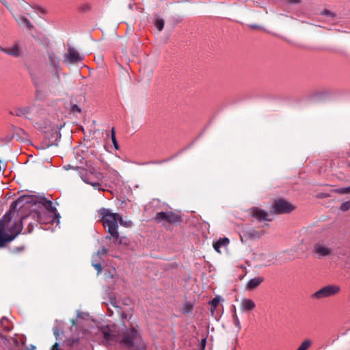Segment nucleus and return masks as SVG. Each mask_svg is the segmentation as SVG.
Listing matches in <instances>:
<instances>
[{
    "label": "nucleus",
    "mask_w": 350,
    "mask_h": 350,
    "mask_svg": "<svg viewBox=\"0 0 350 350\" xmlns=\"http://www.w3.org/2000/svg\"><path fill=\"white\" fill-rule=\"evenodd\" d=\"M47 62L50 66L55 70L52 81L48 84L46 83L44 75L40 72H31V81L36 88V97L37 99L42 100L45 97L44 89L47 86L51 92H55L62 88L58 70H61V58L58 52L53 47L48 46L46 50Z\"/></svg>",
    "instance_id": "obj_1"
},
{
    "label": "nucleus",
    "mask_w": 350,
    "mask_h": 350,
    "mask_svg": "<svg viewBox=\"0 0 350 350\" xmlns=\"http://www.w3.org/2000/svg\"><path fill=\"white\" fill-rule=\"evenodd\" d=\"M100 331L107 345L118 342L126 348L146 350V345L142 340L141 334L134 327H125L118 334H116L109 326L102 327Z\"/></svg>",
    "instance_id": "obj_2"
},
{
    "label": "nucleus",
    "mask_w": 350,
    "mask_h": 350,
    "mask_svg": "<svg viewBox=\"0 0 350 350\" xmlns=\"http://www.w3.org/2000/svg\"><path fill=\"white\" fill-rule=\"evenodd\" d=\"M28 199L29 198L23 196L12 202L10 211L0 219V247L5 246L7 243L14 240L21 233L22 230L21 224H12L11 226H9V224L12 217V210L18 206L21 208L24 205L25 202H29Z\"/></svg>",
    "instance_id": "obj_3"
},
{
    "label": "nucleus",
    "mask_w": 350,
    "mask_h": 350,
    "mask_svg": "<svg viewBox=\"0 0 350 350\" xmlns=\"http://www.w3.org/2000/svg\"><path fill=\"white\" fill-rule=\"evenodd\" d=\"M99 215L101 216L103 225L109 234L107 239H113L115 243L119 238L118 222L122 224V217L118 213H111L107 208H100Z\"/></svg>",
    "instance_id": "obj_4"
},
{
    "label": "nucleus",
    "mask_w": 350,
    "mask_h": 350,
    "mask_svg": "<svg viewBox=\"0 0 350 350\" xmlns=\"http://www.w3.org/2000/svg\"><path fill=\"white\" fill-rule=\"evenodd\" d=\"M79 174L85 183L91 185L96 189H100V181L103 178V175L101 172H98L95 167L87 165V168L81 169L79 171Z\"/></svg>",
    "instance_id": "obj_5"
},
{
    "label": "nucleus",
    "mask_w": 350,
    "mask_h": 350,
    "mask_svg": "<svg viewBox=\"0 0 350 350\" xmlns=\"http://www.w3.org/2000/svg\"><path fill=\"white\" fill-rule=\"evenodd\" d=\"M41 213L38 211H32L28 215L23 217L20 221H14L13 224H27L25 233H31L33 232L34 227L38 225L39 221H41Z\"/></svg>",
    "instance_id": "obj_6"
},
{
    "label": "nucleus",
    "mask_w": 350,
    "mask_h": 350,
    "mask_svg": "<svg viewBox=\"0 0 350 350\" xmlns=\"http://www.w3.org/2000/svg\"><path fill=\"white\" fill-rule=\"evenodd\" d=\"M312 252L319 259L330 256L334 249L323 240H319L313 245Z\"/></svg>",
    "instance_id": "obj_7"
},
{
    "label": "nucleus",
    "mask_w": 350,
    "mask_h": 350,
    "mask_svg": "<svg viewBox=\"0 0 350 350\" xmlns=\"http://www.w3.org/2000/svg\"><path fill=\"white\" fill-rule=\"evenodd\" d=\"M340 290V288L337 285H327L313 293L311 297L314 299H322L336 295Z\"/></svg>",
    "instance_id": "obj_8"
},
{
    "label": "nucleus",
    "mask_w": 350,
    "mask_h": 350,
    "mask_svg": "<svg viewBox=\"0 0 350 350\" xmlns=\"http://www.w3.org/2000/svg\"><path fill=\"white\" fill-rule=\"evenodd\" d=\"M154 219L157 223L166 221L170 224H176L182 221L181 217L172 211L159 212L156 214Z\"/></svg>",
    "instance_id": "obj_9"
},
{
    "label": "nucleus",
    "mask_w": 350,
    "mask_h": 350,
    "mask_svg": "<svg viewBox=\"0 0 350 350\" xmlns=\"http://www.w3.org/2000/svg\"><path fill=\"white\" fill-rule=\"evenodd\" d=\"M295 208V206L282 198L275 200L272 205L273 213L275 214H287Z\"/></svg>",
    "instance_id": "obj_10"
},
{
    "label": "nucleus",
    "mask_w": 350,
    "mask_h": 350,
    "mask_svg": "<svg viewBox=\"0 0 350 350\" xmlns=\"http://www.w3.org/2000/svg\"><path fill=\"white\" fill-rule=\"evenodd\" d=\"M262 234V231H257L252 228H246L241 232V241L243 243L249 240L258 239Z\"/></svg>",
    "instance_id": "obj_11"
},
{
    "label": "nucleus",
    "mask_w": 350,
    "mask_h": 350,
    "mask_svg": "<svg viewBox=\"0 0 350 350\" xmlns=\"http://www.w3.org/2000/svg\"><path fill=\"white\" fill-rule=\"evenodd\" d=\"M82 56L72 46L68 48V53L64 54V62L66 64H76L81 62Z\"/></svg>",
    "instance_id": "obj_12"
},
{
    "label": "nucleus",
    "mask_w": 350,
    "mask_h": 350,
    "mask_svg": "<svg viewBox=\"0 0 350 350\" xmlns=\"http://www.w3.org/2000/svg\"><path fill=\"white\" fill-rule=\"evenodd\" d=\"M10 12L12 13L18 26L27 28L29 31H31L34 29V25L27 17L14 14L12 10Z\"/></svg>",
    "instance_id": "obj_13"
},
{
    "label": "nucleus",
    "mask_w": 350,
    "mask_h": 350,
    "mask_svg": "<svg viewBox=\"0 0 350 350\" xmlns=\"http://www.w3.org/2000/svg\"><path fill=\"white\" fill-rule=\"evenodd\" d=\"M250 215L259 221H271V219L268 218L269 215L264 210L258 207H252L250 210Z\"/></svg>",
    "instance_id": "obj_14"
},
{
    "label": "nucleus",
    "mask_w": 350,
    "mask_h": 350,
    "mask_svg": "<svg viewBox=\"0 0 350 350\" xmlns=\"http://www.w3.org/2000/svg\"><path fill=\"white\" fill-rule=\"evenodd\" d=\"M4 53L14 57H20L22 55V51L18 43H14L11 47L5 48Z\"/></svg>",
    "instance_id": "obj_15"
},
{
    "label": "nucleus",
    "mask_w": 350,
    "mask_h": 350,
    "mask_svg": "<svg viewBox=\"0 0 350 350\" xmlns=\"http://www.w3.org/2000/svg\"><path fill=\"white\" fill-rule=\"evenodd\" d=\"M39 202L40 204H42V206L48 211H49L51 213H54L55 215V217H57V218L59 217V214L57 213V209H56L55 206H53V204L51 200H49L46 199L45 198H40Z\"/></svg>",
    "instance_id": "obj_16"
},
{
    "label": "nucleus",
    "mask_w": 350,
    "mask_h": 350,
    "mask_svg": "<svg viewBox=\"0 0 350 350\" xmlns=\"http://www.w3.org/2000/svg\"><path fill=\"white\" fill-rule=\"evenodd\" d=\"M264 280L265 278L262 276L250 279L246 284V288L248 290L255 289L264 281Z\"/></svg>",
    "instance_id": "obj_17"
},
{
    "label": "nucleus",
    "mask_w": 350,
    "mask_h": 350,
    "mask_svg": "<svg viewBox=\"0 0 350 350\" xmlns=\"http://www.w3.org/2000/svg\"><path fill=\"white\" fill-rule=\"evenodd\" d=\"M240 306L242 310L250 311L255 308L256 304L254 301L250 299H243L241 302Z\"/></svg>",
    "instance_id": "obj_18"
},
{
    "label": "nucleus",
    "mask_w": 350,
    "mask_h": 350,
    "mask_svg": "<svg viewBox=\"0 0 350 350\" xmlns=\"http://www.w3.org/2000/svg\"><path fill=\"white\" fill-rule=\"evenodd\" d=\"M230 241L228 238H220L218 241L213 243V247L215 251L221 253L220 247L222 246H227Z\"/></svg>",
    "instance_id": "obj_19"
},
{
    "label": "nucleus",
    "mask_w": 350,
    "mask_h": 350,
    "mask_svg": "<svg viewBox=\"0 0 350 350\" xmlns=\"http://www.w3.org/2000/svg\"><path fill=\"white\" fill-rule=\"evenodd\" d=\"M165 21L163 18H158L154 21V25L159 31H161L164 27Z\"/></svg>",
    "instance_id": "obj_20"
},
{
    "label": "nucleus",
    "mask_w": 350,
    "mask_h": 350,
    "mask_svg": "<svg viewBox=\"0 0 350 350\" xmlns=\"http://www.w3.org/2000/svg\"><path fill=\"white\" fill-rule=\"evenodd\" d=\"M33 109L32 107H25L23 108V111L24 113V117H25L27 119H32L33 118Z\"/></svg>",
    "instance_id": "obj_21"
},
{
    "label": "nucleus",
    "mask_w": 350,
    "mask_h": 350,
    "mask_svg": "<svg viewBox=\"0 0 350 350\" xmlns=\"http://www.w3.org/2000/svg\"><path fill=\"white\" fill-rule=\"evenodd\" d=\"M332 191L334 193H338L340 195L349 194L350 193V186L347 187L335 189Z\"/></svg>",
    "instance_id": "obj_22"
},
{
    "label": "nucleus",
    "mask_w": 350,
    "mask_h": 350,
    "mask_svg": "<svg viewBox=\"0 0 350 350\" xmlns=\"http://www.w3.org/2000/svg\"><path fill=\"white\" fill-rule=\"evenodd\" d=\"M312 342L310 340H305L298 347L297 350H307L311 345Z\"/></svg>",
    "instance_id": "obj_23"
},
{
    "label": "nucleus",
    "mask_w": 350,
    "mask_h": 350,
    "mask_svg": "<svg viewBox=\"0 0 350 350\" xmlns=\"http://www.w3.org/2000/svg\"><path fill=\"white\" fill-rule=\"evenodd\" d=\"M232 319H233V323H234V325L237 327L238 330L239 331L241 329V325L239 319L236 313V311H234V312L232 315Z\"/></svg>",
    "instance_id": "obj_24"
},
{
    "label": "nucleus",
    "mask_w": 350,
    "mask_h": 350,
    "mask_svg": "<svg viewBox=\"0 0 350 350\" xmlns=\"http://www.w3.org/2000/svg\"><path fill=\"white\" fill-rule=\"evenodd\" d=\"M219 303V297H215L210 301V304L211 305V307L213 308L211 309L212 312H213L214 310L217 307Z\"/></svg>",
    "instance_id": "obj_25"
},
{
    "label": "nucleus",
    "mask_w": 350,
    "mask_h": 350,
    "mask_svg": "<svg viewBox=\"0 0 350 350\" xmlns=\"http://www.w3.org/2000/svg\"><path fill=\"white\" fill-rule=\"evenodd\" d=\"M321 14L323 16H325L327 17H330L332 18L336 17V14L328 10H323V11L321 12Z\"/></svg>",
    "instance_id": "obj_26"
},
{
    "label": "nucleus",
    "mask_w": 350,
    "mask_h": 350,
    "mask_svg": "<svg viewBox=\"0 0 350 350\" xmlns=\"http://www.w3.org/2000/svg\"><path fill=\"white\" fill-rule=\"evenodd\" d=\"M111 141H112L114 148L116 150H118L119 148V146H118L116 138L115 131H114L113 128L112 129V131H111Z\"/></svg>",
    "instance_id": "obj_27"
},
{
    "label": "nucleus",
    "mask_w": 350,
    "mask_h": 350,
    "mask_svg": "<svg viewBox=\"0 0 350 350\" xmlns=\"http://www.w3.org/2000/svg\"><path fill=\"white\" fill-rule=\"evenodd\" d=\"M107 250L103 247L101 249V251H98L94 255H93L92 258H100V255H104V254H107Z\"/></svg>",
    "instance_id": "obj_28"
},
{
    "label": "nucleus",
    "mask_w": 350,
    "mask_h": 350,
    "mask_svg": "<svg viewBox=\"0 0 350 350\" xmlns=\"http://www.w3.org/2000/svg\"><path fill=\"white\" fill-rule=\"evenodd\" d=\"M92 260V266L96 269L98 273H100L102 270V266L100 262H96V258H93Z\"/></svg>",
    "instance_id": "obj_29"
},
{
    "label": "nucleus",
    "mask_w": 350,
    "mask_h": 350,
    "mask_svg": "<svg viewBox=\"0 0 350 350\" xmlns=\"http://www.w3.org/2000/svg\"><path fill=\"white\" fill-rule=\"evenodd\" d=\"M340 209L342 211H347L350 209V200L342 203L340 206Z\"/></svg>",
    "instance_id": "obj_30"
},
{
    "label": "nucleus",
    "mask_w": 350,
    "mask_h": 350,
    "mask_svg": "<svg viewBox=\"0 0 350 350\" xmlns=\"http://www.w3.org/2000/svg\"><path fill=\"white\" fill-rule=\"evenodd\" d=\"M16 1L18 3V4H20L26 11H27L29 10V8H31V5L24 0H16Z\"/></svg>",
    "instance_id": "obj_31"
},
{
    "label": "nucleus",
    "mask_w": 350,
    "mask_h": 350,
    "mask_svg": "<svg viewBox=\"0 0 350 350\" xmlns=\"http://www.w3.org/2000/svg\"><path fill=\"white\" fill-rule=\"evenodd\" d=\"M91 9V5L89 3H84L81 5L80 10L82 12H87Z\"/></svg>",
    "instance_id": "obj_32"
},
{
    "label": "nucleus",
    "mask_w": 350,
    "mask_h": 350,
    "mask_svg": "<svg viewBox=\"0 0 350 350\" xmlns=\"http://www.w3.org/2000/svg\"><path fill=\"white\" fill-rule=\"evenodd\" d=\"M284 3H288L291 5H298L302 2V0H284Z\"/></svg>",
    "instance_id": "obj_33"
},
{
    "label": "nucleus",
    "mask_w": 350,
    "mask_h": 350,
    "mask_svg": "<svg viewBox=\"0 0 350 350\" xmlns=\"http://www.w3.org/2000/svg\"><path fill=\"white\" fill-rule=\"evenodd\" d=\"M71 110L72 112H78V113H80L81 112V109L77 105H73L71 107Z\"/></svg>",
    "instance_id": "obj_34"
},
{
    "label": "nucleus",
    "mask_w": 350,
    "mask_h": 350,
    "mask_svg": "<svg viewBox=\"0 0 350 350\" xmlns=\"http://www.w3.org/2000/svg\"><path fill=\"white\" fill-rule=\"evenodd\" d=\"M120 225L122 226H124L125 227H130L131 226V224H132V222L131 221H124L123 219H122V224H120Z\"/></svg>",
    "instance_id": "obj_35"
},
{
    "label": "nucleus",
    "mask_w": 350,
    "mask_h": 350,
    "mask_svg": "<svg viewBox=\"0 0 350 350\" xmlns=\"http://www.w3.org/2000/svg\"><path fill=\"white\" fill-rule=\"evenodd\" d=\"M16 115L17 116H24V113L23 111V109H18L16 112Z\"/></svg>",
    "instance_id": "obj_36"
},
{
    "label": "nucleus",
    "mask_w": 350,
    "mask_h": 350,
    "mask_svg": "<svg viewBox=\"0 0 350 350\" xmlns=\"http://www.w3.org/2000/svg\"><path fill=\"white\" fill-rule=\"evenodd\" d=\"M59 344L57 342H55L53 345V347L51 349H53V350H59Z\"/></svg>",
    "instance_id": "obj_37"
},
{
    "label": "nucleus",
    "mask_w": 350,
    "mask_h": 350,
    "mask_svg": "<svg viewBox=\"0 0 350 350\" xmlns=\"http://www.w3.org/2000/svg\"><path fill=\"white\" fill-rule=\"evenodd\" d=\"M53 333L56 338L59 336V332H58L57 329H54Z\"/></svg>",
    "instance_id": "obj_38"
},
{
    "label": "nucleus",
    "mask_w": 350,
    "mask_h": 350,
    "mask_svg": "<svg viewBox=\"0 0 350 350\" xmlns=\"http://www.w3.org/2000/svg\"><path fill=\"white\" fill-rule=\"evenodd\" d=\"M250 27L252 28V29H258L259 28V26L257 25H250Z\"/></svg>",
    "instance_id": "obj_39"
},
{
    "label": "nucleus",
    "mask_w": 350,
    "mask_h": 350,
    "mask_svg": "<svg viewBox=\"0 0 350 350\" xmlns=\"http://www.w3.org/2000/svg\"><path fill=\"white\" fill-rule=\"evenodd\" d=\"M0 51L4 53L5 51V48L2 47L1 46H0Z\"/></svg>",
    "instance_id": "obj_40"
},
{
    "label": "nucleus",
    "mask_w": 350,
    "mask_h": 350,
    "mask_svg": "<svg viewBox=\"0 0 350 350\" xmlns=\"http://www.w3.org/2000/svg\"><path fill=\"white\" fill-rule=\"evenodd\" d=\"M190 311H191V308H190L189 309H187V310H186V312H189Z\"/></svg>",
    "instance_id": "obj_41"
},
{
    "label": "nucleus",
    "mask_w": 350,
    "mask_h": 350,
    "mask_svg": "<svg viewBox=\"0 0 350 350\" xmlns=\"http://www.w3.org/2000/svg\"><path fill=\"white\" fill-rule=\"evenodd\" d=\"M264 256H265L264 254H261V255L260 256V258L261 259H262V257H263Z\"/></svg>",
    "instance_id": "obj_42"
},
{
    "label": "nucleus",
    "mask_w": 350,
    "mask_h": 350,
    "mask_svg": "<svg viewBox=\"0 0 350 350\" xmlns=\"http://www.w3.org/2000/svg\"><path fill=\"white\" fill-rule=\"evenodd\" d=\"M324 196H325V197H329V195H328V194H325V195H324Z\"/></svg>",
    "instance_id": "obj_43"
},
{
    "label": "nucleus",
    "mask_w": 350,
    "mask_h": 350,
    "mask_svg": "<svg viewBox=\"0 0 350 350\" xmlns=\"http://www.w3.org/2000/svg\"><path fill=\"white\" fill-rule=\"evenodd\" d=\"M202 342H204V344H205L206 339H204V340H202Z\"/></svg>",
    "instance_id": "obj_44"
},
{
    "label": "nucleus",
    "mask_w": 350,
    "mask_h": 350,
    "mask_svg": "<svg viewBox=\"0 0 350 350\" xmlns=\"http://www.w3.org/2000/svg\"><path fill=\"white\" fill-rule=\"evenodd\" d=\"M132 350H138V349H132Z\"/></svg>",
    "instance_id": "obj_45"
},
{
    "label": "nucleus",
    "mask_w": 350,
    "mask_h": 350,
    "mask_svg": "<svg viewBox=\"0 0 350 350\" xmlns=\"http://www.w3.org/2000/svg\"><path fill=\"white\" fill-rule=\"evenodd\" d=\"M349 166H350V163H349Z\"/></svg>",
    "instance_id": "obj_46"
},
{
    "label": "nucleus",
    "mask_w": 350,
    "mask_h": 350,
    "mask_svg": "<svg viewBox=\"0 0 350 350\" xmlns=\"http://www.w3.org/2000/svg\"><path fill=\"white\" fill-rule=\"evenodd\" d=\"M51 350H53V349H51Z\"/></svg>",
    "instance_id": "obj_47"
}]
</instances>
